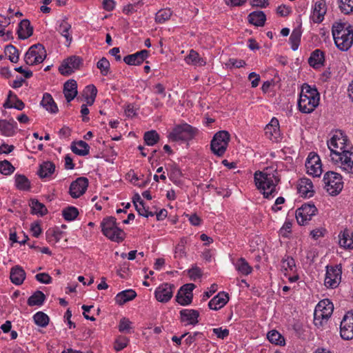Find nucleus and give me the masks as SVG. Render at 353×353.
Listing matches in <instances>:
<instances>
[{"mask_svg": "<svg viewBox=\"0 0 353 353\" xmlns=\"http://www.w3.org/2000/svg\"><path fill=\"white\" fill-rule=\"evenodd\" d=\"M254 181L264 197L269 199L276 193V186L279 182V179L276 170L271 172L270 168H266L262 172L256 171L254 173Z\"/></svg>", "mask_w": 353, "mask_h": 353, "instance_id": "obj_1", "label": "nucleus"}, {"mask_svg": "<svg viewBox=\"0 0 353 353\" xmlns=\"http://www.w3.org/2000/svg\"><path fill=\"white\" fill-rule=\"evenodd\" d=\"M298 106L303 113H311L319 105L320 94L318 90H301Z\"/></svg>", "mask_w": 353, "mask_h": 353, "instance_id": "obj_2", "label": "nucleus"}, {"mask_svg": "<svg viewBox=\"0 0 353 353\" xmlns=\"http://www.w3.org/2000/svg\"><path fill=\"white\" fill-rule=\"evenodd\" d=\"M198 129L190 124L183 122L175 125L170 132L168 137L172 141H188L193 139L198 134Z\"/></svg>", "mask_w": 353, "mask_h": 353, "instance_id": "obj_3", "label": "nucleus"}, {"mask_svg": "<svg viewBox=\"0 0 353 353\" xmlns=\"http://www.w3.org/2000/svg\"><path fill=\"white\" fill-rule=\"evenodd\" d=\"M101 231L104 236L112 241L120 243L125 238V232L117 226L114 216L104 218L101 223Z\"/></svg>", "mask_w": 353, "mask_h": 353, "instance_id": "obj_4", "label": "nucleus"}, {"mask_svg": "<svg viewBox=\"0 0 353 353\" xmlns=\"http://www.w3.org/2000/svg\"><path fill=\"white\" fill-rule=\"evenodd\" d=\"M334 310L333 303L329 299L321 301L316 306L314 321L316 325H322L332 315Z\"/></svg>", "mask_w": 353, "mask_h": 353, "instance_id": "obj_5", "label": "nucleus"}, {"mask_svg": "<svg viewBox=\"0 0 353 353\" xmlns=\"http://www.w3.org/2000/svg\"><path fill=\"white\" fill-rule=\"evenodd\" d=\"M347 137L341 131L336 132L332 137L327 141V145L330 152V157L335 154H341V152L348 151L347 144Z\"/></svg>", "mask_w": 353, "mask_h": 353, "instance_id": "obj_6", "label": "nucleus"}, {"mask_svg": "<svg viewBox=\"0 0 353 353\" xmlns=\"http://www.w3.org/2000/svg\"><path fill=\"white\" fill-rule=\"evenodd\" d=\"M230 141V134L225 130L216 132L211 141L210 148L212 152L222 157L226 151Z\"/></svg>", "mask_w": 353, "mask_h": 353, "instance_id": "obj_7", "label": "nucleus"}, {"mask_svg": "<svg viewBox=\"0 0 353 353\" xmlns=\"http://www.w3.org/2000/svg\"><path fill=\"white\" fill-rule=\"evenodd\" d=\"M341 153L331 156V161L343 171L353 174V150L343 151Z\"/></svg>", "mask_w": 353, "mask_h": 353, "instance_id": "obj_8", "label": "nucleus"}, {"mask_svg": "<svg viewBox=\"0 0 353 353\" xmlns=\"http://www.w3.org/2000/svg\"><path fill=\"white\" fill-rule=\"evenodd\" d=\"M323 182L327 192L332 195L339 194L343 188L341 176L334 172H326L323 176Z\"/></svg>", "mask_w": 353, "mask_h": 353, "instance_id": "obj_9", "label": "nucleus"}, {"mask_svg": "<svg viewBox=\"0 0 353 353\" xmlns=\"http://www.w3.org/2000/svg\"><path fill=\"white\" fill-rule=\"evenodd\" d=\"M46 57L44 46L41 43L32 45L25 54L24 61L30 65L42 63Z\"/></svg>", "mask_w": 353, "mask_h": 353, "instance_id": "obj_10", "label": "nucleus"}, {"mask_svg": "<svg viewBox=\"0 0 353 353\" xmlns=\"http://www.w3.org/2000/svg\"><path fill=\"white\" fill-rule=\"evenodd\" d=\"M317 208L314 204H303L296 211V219L299 225H303L315 215Z\"/></svg>", "mask_w": 353, "mask_h": 353, "instance_id": "obj_11", "label": "nucleus"}, {"mask_svg": "<svg viewBox=\"0 0 353 353\" xmlns=\"http://www.w3.org/2000/svg\"><path fill=\"white\" fill-rule=\"evenodd\" d=\"M194 288L195 285L193 283H187L181 286L176 294V301L181 305H190L192 301V291Z\"/></svg>", "mask_w": 353, "mask_h": 353, "instance_id": "obj_12", "label": "nucleus"}, {"mask_svg": "<svg viewBox=\"0 0 353 353\" xmlns=\"http://www.w3.org/2000/svg\"><path fill=\"white\" fill-rule=\"evenodd\" d=\"M305 168L308 174L314 177L320 176L323 170L319 155L310 153L306 159Z\"/></svg>", "mask_w": 353, "mask_h": 353, "instance_id": "obj_13", "label": "nucleus"}, {"mask_svg": "<svg viewBox=\"0 0 353 353\" xmlns=\"http://www.w3.org/2000/svg\"><path fill=\"white\" fill-rule=\"evenodd\" d=\"M175 288L173 284L164 283L157 287L154 291L156 299L161 303L168 302L173 296V290Z\"/></svg>", "mask_w": 353, "mask_h": 353, "instance_id": "obj_14", "label": "nucleus"}, {"mask_svg": "<svg viewBox=\"0 0 353 353\" xmlns=\"http://www.w3.org/2000/svg\"><path fill=\"white\" fill-rule=\"evenodd\" d=\"M336 47L342 50L347 51L353 43V30L347 32H343L341 34H337L333 37Z\"/></svg>", "mask_w": 353, "mask_h": 353, "instance_id": "obj_15", "label": "nucleus"}, {"mask_svg": "<svg viewBox=\"0 0 353 353\" xmlns=\"http://www.w3.org/2000/svg\"><path fill=\"white\" fill-rule=\"evenodd\" d=\"M88 186V180L87 178H77L70 184L69 193L72 198H79L85 192Z\"/></svg>", "mask_w": 353, "mask_h": 353, "instance_id": "obj_16", "label": "nucleus"}, {"mask_svg": "<svg viewBox=\"0 0 353 353\" xmlns=\"http://www.w3.org/2000/svg\"><path fill=\"white\" fill-rule=\"evenodd\" d=\"M81 63V61L79 57H70L63 61L59 68V70L61 74L70 75L74 70L79 68Z\"/></svg>", "mask_w": 353, "mask_h": 353, "instance_id": "obj_17", "label": "nucleus"}, {"mask_svg": "<svg viewBox=\"0 0 353 353\" xmlns=\"http://www.w3.org/2000/svg\"><path fill=\"white\" fill-rule=\"evenodd\" d=\"M341 279L340 270L331 267H327V271L325 277V285L327 288H334L337 287Z\"/></svg>", "mask_w": 353, "mask_h": 353, "instance_id": "obj_18", "label": "nucleus"}, {"mask_svg": "<svg viewBox=\"0 0 353 353\" xmlns=\"http://www.w3.org/2000/svg\"><path fill=\"white\" fill-rule=\"evenodd\" d=\"M149 52L147 50H142L136 53L129 54L123 58V61L130 65L141 64L148 57Z\"/></svg>", "mask_w": 353, "mask_h": 353, "instance_id": "obj_19", "label": "nucleus"}, {"mask_svg": "<svg viewBox=\"0 0 353 353\" xmlns=\"http://www.w3.org/2000/svg\"><path fill=\"white\" fill-rule=\"evenodd\" d=\"M199 316V312L196 310L184 309L180 311L181 321L187 323L186 325H194L197 324Z\"/></svg>", "mask_w": 353, "mask_h": 353, "instance_id": "obj_20", "label": "nucleus"}, {"mask_svg": "<svg viewBox=\"0 0 353 353\" xmlns=\"http://www.w3.org/2000/svg\"><path fill=\"white\" fill-rule=\"evenodd\" d=\"M326 10L327 8L325 1H317L315 3L312 15V19L313 22L317 23H321L324 19V15L326 13Z\"/></svg>", "mask_w": 353, "mask_h": 353, "instance_id": "obj_21", "label": "nucleus"}, {"mask_svg": "<svg viewBox=\"0 0 353 353\" xmlns=\"http://www.w3.org/2000/svg\"><path fill=\"white\" fill-rule=\"evenodd\" d=\"M228 294L224 292L219 293L213 297L208 303L210 309L218 310L223 307L228 301Z\"/></svg>", "mask_w": 353, "mask_h": 353, "instance_id": "obj_22", "label": "nucleus"}, {"mask_svg": "<svg viewBox=\"0 0 353 353\" xmlns=\"http://www.w3.org/2000/svg\"><path fill=\"white\" fill-rule=\"evenodd\" d=\"M17 122L14 119L7 121L0 119V133L6 137H12L16 132Z\"/></svg>", "mask_w": 353, "mask_h": 353, "instance_id": "obj_23", "label": "nucleus"}, {"mask_svg": "<svg viewBox=\"0 0 353 353\" xmlns=\"http://www.w3.org/2000/svg\"><path fill=\"white\" fill-rule=\"evenodd\" d=\"M298 191L301 196L311 197L313 195V184L310 179L303 178L299 180Z\"/></svg>", "mask_w": 353, "mask_h": 353, "instance_id": "obj_24", "label": "nucleus"}, {"mask_svg": "<svg viewBox=\"0 0 353 353\" xmlns=\"http://www.w3.org/2000/svg\"><path fill=\"white\" fill-rule=\"evenodd\" d=\"M10 279L12 283L21 285L26 279V272L20 265H15L10 270Z\"/></svg>", "mask_w": 353, "mask_h": 353, "instance_id": "obj_25", "label": "nucleus"}, {"mask_svg": "<svg viewBox=\"0 0 353 353\" xmlns=\"http://www.w3.org/2000/svg\"><path fill=\"white\" fill-rule=\"evenodd\" d=\"M33 32V28L28 19H23L19 23L17 30L18 37L21 39H26L30 37Z\"/></svg>", "mask_w": 353, "mask_h": 353, "instance_id": "obj_26", "label": "nucleus"}, {"mask_svg": "<svg viewBox=\"0 0 353 353\" xmlns=\"http://www.w3.org/2000/svg\"><path fill=\"white\" fill-rule=\"evenodd\" d=\"M324 61L325 55L323 52L319 49H316L311 53L308 63L312 68H319L323 65Z\"/></svg>", "mask_w": 353, "mask_h": 353, "instance_id": "obj_27", "label": "nucleus"}, {"mask_svg": "<svg viewBox=\"0 0 353 353\" xmlns=\"http://www.w3.org/2000/svg\"><path fill=\"white\" fill-rule=\"evenodd\" d=\"M339 245L345 249L353 248V239L352 238V232L349 230H344L339 234Z\"/></svg>", "mask_w": 353, "mask_h": 353, "instance_id": "obj_28", "label": "nucleus"}, {"mask_svg": "<svg viewBox=\"0 0 353 353\" xmlns=\"http://www.w3.org/2000/svg\"><path fill=\"white\" fill-rule=\"evenodd\" d=\"M71 25L67 21V19L61 20L59 23V27L57 30L66 39V41L70 44L72 41V37L71 35Z\"/></svg>", "mask_w": 353, "mask_h": 353, "instance_id": "obj_29", "label": "nucleus"}, {"mask_svg": "<svg viewBox=\"0 0 353 353\" xmlns=\"http://www.w3.org/2000/svg\"><path fill=\"white\" fill-rule=\"evenodd\" d=\"M279 121L276 118H273L270 123L266 125L265 128V133L269 139H276L279 137Z\"/></svg>", "mask_w": 353, "mask_h": 353, "instance_id": "obj_30", "label": "nucleus"}, {"mask_svg": "<svg viewBox=\"0 0 353 353\" xmlns=\"http://www.w3.org/2000/svg\"><path fill=\"white\" fill-rule=\"evenodd\" d=\"M248 21L255 26H263L266 16L263 11H254L248 15Z\"/></svg>", "mask_w": 353, "mask_h": 353, "instance_id": "obj_31", "label": "nucleus"}, {"mask_svg": "<svg viewBox=\"0 0 353 353\" xmlns=\"http://www.w3.org/2000/svg\"><path fill=\"white\" fill-rule=\"evenodd\" d=\"M71 150L76 154L85 156L89 154L90 146L86 142L79 141L72 143Z\"/></svg>", "mask_w": 353, "mask_h": 353, "instance_id": "obj_32", "label": "nucleus"}, {"mask_svg": "<svg viewBox=\"0 0 353 353\" xmlns=\"http://www.w3.org/2000/svg\"><path fill=\"white\" fill-rule=\"evenodd\" d=\"M55 170V165L51 161H46L40 165L39 170H38V174L40 178L50 177Z\"/></svg>", "mask_w": 353, "mask_h": 353, "instance_id": "obj_33", "label": "nucleus"}, {"mask_svg": "<svg viewBox=\"0 0 353 353\" xmlns=\"http://www.w3.org/2000/svg\"><path fill=\"white\" fill-rule=\"evenodd\" d=\"M137 296V293L133 290H123L117 294L115 297L116 302L119 305H123L128 301L134 299Z\"/></svg>", "mask_w": 353, "mask_h": 353, "instance_id": "obj_34", "label": "nucleus"}, {"mask_svg": "<svg viewBox=\"0 0 353 353\" xmlns=\"http://www.w3.org/2000/svg\"><path fill=\"white\" fill-rule=\"evenodd\" d=\"M41 104L46 109V110L51 113H56L58 111V108L56 103H54L52 96L48 93H45L43 94Z\"/></svg>", "mask_w": 353, "mask_h": 353, "instance_id": "obj_35", "label": "nucleus"}, {"mask_svg": "<svg viewBox=\"0 0 353 353\" xmlns=\"http://www.w3.org/2000/svg\"><path fill=\"white\" fill-rule=\"evenodd\" d=\"M15 185L19 190L28 191L30 188V182L25 175L16 174Z\"/></svg>", "mask_w": 353, "mask_h": 353, "instance_id": "obj_36", "label": "nucleus"}, {"mask_svg": "<svg viewBox=\"0 0 353 353\" xmlns=\"http://www.w3.org/2000/svg\"><path fill=\"white\" fill-rule=\"evenodd\" d=\"M30 207L32 214H38L41 216L48 213V209L44 204L40 203L37 199H32Z\"/></svg>", "mask_w": 353, "mask_h": 353, "instance_id": "obj_37", "label": "nucleus"}, {"mask_svg": "<svg viewBox=\"0 0 353 353\" xmlns=\"http://www.w3.org/2000/svg\"><path fill=\"white\" fill-rule=\"evenodd\" d=\"M235 268L242 275H248L252 270V268L243 258L238 259L235 263Z\"/></svg>", "mask_w": 353, "mask_h": 353, "instance_id": "obj_38", "label": "nucleus"}, {"mask_svg": "<svg viewBox=\"0 0 353 353\" xmlns=\"http://www.w3.org/2000/svg\"><path fill=\"white\" fill-rule=\"evenodd\" d=\"M46 299L45 294L41 291H36L28 299V305L30 306L41 305Z\"/></svg>", "mask_w": 353, "mask_h": 353, "instance_id": "obj_39", "label": "nucleus"}, {"mask_svg": "<svg viewBox=\"0 0 353 353\" xmlns=\"http://www.w3.org/2000/svg\"><path fill=\"white\" fill-rule=\"evenodd\" d=\"M186 244L187 239L185 237L181 238L174 249V257L176 259H181L186 256Z\"/></svg>", "mask_w": 353, "mask_h": 353, "instance_id": "obj_40", "label": "nucleus"}, {"mask_svg": "<svg viewBox=\"0 0 353 353\" xmlns=\"http://www.w3.org/2000/svg\"><path fill=\"white\" fill-rule=\"evenodd\" d=\"M185 61L190 64L203 65L205 61L199 57V54L194 50H191L189 54L185 57Z\"/></svg>", "mask_w": 353, "mask_h": 353, "instance_id": "obj_41", "label": "nucleus"}, {"mask_svg": "<svg viewBox=\"0 0 353 353\" xmlns=\"http://www.w3.org/2000/svg\"><path fill=\"white\" fill-rule=\"evenodd\" d=\"M33 320L38 326L45 327L49 323L48 316L43 312H38L33 316Z\"/></svg>", "mask_w": 353, "mask_h": 353, "instance_id": "obj_42", "label": "nucleus"}, {"mask_svg": "<svg viewBox=\"0 0 353 353\" xmlns=\"http://www.w3.org/2000/svg\"><path fill=\"white\" fill-rule=\"evenodd\" d=\"M63 218L68 221H74L79 215L77 208L73 206H69L62 210Z\"/></svg>", "mask_w": 353, "mask_h": 353, "instance_id": "obj_43", "label": "nucleus"}, {"mask_svg": "<svg viewBox=\"0 0 353 353\" xmlns=\"http://www.w3.org/2000/svg\"><path fill=\"white\" fill-rule=\"evenodd\" d=\"M350 30H353V28L350 25H347L345 23L336 22L332 25V28L333 37L336 36L337 32L340 34L343 31L347 32Z\"/></svg>", "mask_w": 353, "mask_h": 353, "instance_id": "obj_44", "label": "nucleus"}, {"mask_svg": "<svg viewBox=\"0 0 353 353\" xmlns=\"http://www.w3.org/2000/svg\"><path fill=\"white\" fill-rule=\"evenodd\" d=\"M172 12L170 9H161L155 15V21L158 23H163L169 20Z\"/></svg>", "mask_w": 353, "mask_h": 353, "instance_id": "obj_45", "label": "nucleus"}, {"mask_svg": "<svg viewBox=\"0 0 353 353\" xmlns=\"http://www.w3.org/2000/svg\"><path fill=\"white\" fill-rule=\"evenodd\" d=\"M339 8L345 14L353 13V0H339Z\"/></svg>", "mask_w": 353, "mask_h": 353, "instance_id": "obj_46", "label": "nucleus"}, {"mask_svg": "<svg viewBox=\"0 0 353 353\" xmlns=\"http://www.w3.org/2000/svg\"><path fill=\"white\" fill-rule=\"evenodd\" d=\"M143 138L148 145H154L158 142L159 135L155 130H150L145 132Z\"/></svg>", "mask_w": 353, "mask_h": 353, "instance_id": "obj_47", "label": "nucleus"}, {"mask_svg": "<svg viewBox=\"0 0 353 353\" xmlns=\"http://www.w3.org/2000/svg\"><path fill=\"white\" fill-rule=\"evenodd\" d=\"M5 53L8 55L9 59L12 63H17L19 61V51L12 45H8L5 48Z\"/></svg>", "mask_w": 353, "mask_h": 353, "instance_id": "obj_48", "label": "nucleus"}, {"mask_svg": "<svg viewBox=\"0 0 353 353\" xmlns=\"http://www.w3.org/2000/svg\"><path fill=\"white\" fill-rule=\"evenodd\" d=\"M301 32L299 30L295 29L292 31L290 37V41L293 50H296L298 49L301 41Z\"/></svg>", "mask_w": 353, "mask_h": 353, "instance_id": "obj_49", "label": "nucleus"}, {"mask_svg": "<svg viewBox=\"0 0 353 353\" xmlns=\"http://www.w3.org/2000/svg\"><path fill=\"white\" fill-rule=\"evenodd\" d=\"M267 337L272 343L276 345H282L284 341L281 334L274 330L270 331L267 334Z\"/></svg>", "mask_w": 353, "mask_h": 353, "instance_id": "obj_50", "label": "nucleus"}, {"mask_svg": "<svg viewBox=\"0 0 353 353\" xmlns=\"http://www.w3.org/2000/svg\"><path fill=\"white\" fill-rule=\"evenodd\" d=\"M14 167L7 160L0 161V173L9 175L14 172Z\"/></svg>", "mask_w": 353, "mask_h": 353, "instance_id": "obj_51", "label": "nucleus"}, {"mask_svg": "<svg viewBox=\"0 0 353 353\" xmlns=\"http://www.w3.org/2000/svg\"><path fill=\"white\" fill-rule=\"evenodd\" d=\"M282 268L285 271L290 270L294 272L296 270V264L294 259L291 256H286L282 259Z\"/></svg>", "mask_w": 353, "mask_h": 353, "instance_id": "obj_52", "label": "nucleus"}, {"mask_svg": "<svg viewBox=\"0 0 353 353\" xmlns=\"http://www.w3.org/2000/svg\"><path fill=\"white\" fill-rule=\"evenodd\" d=\"M97 90H84L82 96L86 101L87 105H92L95 100Z\"/></svg>", "mask_w": 353, "mask_h": 353, "instance_id": "obj_53", "label": "nucleus"}, {"mask_svg": "<svg viewBox=\"0 0 353 353\" xmlns=\"http://www.w3.org/2000/svg\"><path fill=\"white\" fill-rule=\"evenodd\" d=\"M110 62L108 60L103 57L97 63V68L100 70L103 75H107L110 71Z\"/></svg>", "mask_w": 353, "mask_h": 353, "instance_id": "obj_54", "label": "nucleus"}, {"mask_svg": "<svg viewBox=\"0 0 353 353\" xmlns=\"http://www.w3.org/2000/svg\"><path fill=\"white\" fill-rule=\"evenodd\" d=\"M341 336L345 340H350L353 339V327H347L341 323L340 327Z\"/></svg>", "mask_w": 353, "mask_h": 353, "instance_id": "obj_55", "label": "nucleus"}, {"mask_svg": "<svg viewBox=\"0 0 353 353\" xmlns=\"http://www.w3.org/2000/svg\"><path fill=\"white\" fill-rule=\"evenodd\" d=\"M136 210L139 213V215L145 216V217H149V216H153L154 215V213L152 212H150L148 209H147L144 203H142L141 202L139 204H136L135 206Z\"/></svg>", "mask_w": 353, "mask_h": 353, "instance_id": "obj_56", "label": "nucleus"}, {"mask_svg": "<svg viewBox=\"0 0 353 353\" xmlns=\"http://www.w3.org/2000/svg\"><path fill=\"white\" fill-rule=\"evenodd\" d=\"M132 322L126 319L122 318L119 321V330L121 332H130L131 330Z\"/></svg>", "mask_w": 353, "mask_h": 353, "instance_id": "obj_57", "label": "nucleus"}, {"mask_svg": "<svg viewBox=\"0 0 353 353\" xmlns=\"http://www.w3.org/2000/svg\"><path fill=\"white\" fill-rule=\"evenodd\" d=\"M129 342V339L125 336H119L114 342V349L120 351L124 349Z\"/></svg>", "mask_w": 353, "mask_h": 353, "instance_id": "obj_58", "label": "nucleus"}, {"mask_svg": "<svg viewBox=\"0 0 353 353\" xmlns=\"http://www.w3.org/2000/svg\"><path fill=\"white\" fill-rule=\"evenodd\" d=\"M17 96L12 92V91H10L6 101L3 103V106L5 108H12V103H14L17 99Z\"/></svg>", "mask_w": 353, "mask_h": 353, "instance_id": "obj_59", "label": "nucleus"}, {"mask_svg": "<svg viewBox=\"0 0 353 353\" xmlns=\"http://www.w3.org/2000/svg\"><path fill=\"white\" fill-rule=\"evenodd\" d=\"M36 279L41 283L49 284L52 282L51 276L47 273H39L35 276Z\"/></svg>", "mask_w": 353, "mask_h": 353, "instance_id": "obj_60", "label": "nucleus"}, {"mask_svg": "<svg viewBox=\"0 0 353 353\" xmlns=\"http://www.w3.org/2000/svg\"><path fill=\"white\" fill-rule=\"evenodd\" d=\"M341 323L343 324L345 326L347 325V327H353V312H348L344 316Z\"/></svg>", "mask_w": 353, "mask_h": 353, "instance_id": "obj_61", "label": "nucleus"}, {"mask_svg": "<svg viewBox=\"0 0 353 353\" xmlns=\"http://www.w3.org/2000/svg\"><path fill=\"white\" fill-rule=\"evenodd\" d=\"M212 332L219 339H223L229 335V330L228 329H222L221 327L214 328Z\"/></svg>", "mask_w": 353, "mask_h": 353, "instance_id": "obj_62", "label": "nucleus"}, {"mask_svg": "<svg viewBox=\"0 0 353 353\" xmlns=\"http://www.w3.org/2000/svg\"><path fill=\"white\" fill-rule=\"evenodd\" d=\"M248 79L251 81L252 87L256 88L259 85L261 78L259 74L255 72H251L248 76Z\"/></svg>", "mask_w": 353, "mask_h": 353, "instance_id": "obj_63", "label": "nucleus"}, {"mask_svg": "<svg viewBox=\"0 0 353 353\" xmlns=\"http://www.w3.org/2000/svg\"><path fill=\"white\" fill-rule=\"evenodd\" d=\"M63 93L67 101L70 102L77 95V90H63Z\"/></svg>", "mask_w": 353, "mask_h": 353, "instance_id": "obj_64", "label": "nucleus"}]
</instances>
